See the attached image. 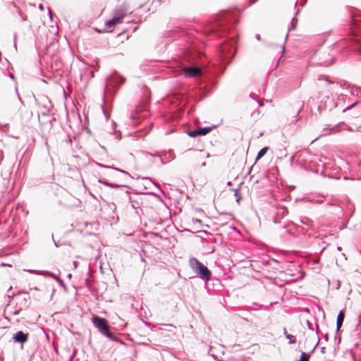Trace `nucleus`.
Here are the masks:
<instances>
[{
    "mask_svg": "<svg viewBox=\"0 0 361 361\" xmlns=\"http://www.w3.org/2000/svg\"><path fill=\"white\" fill-rule=\"evenodd\" d=\"M189 264L192 270L203 280L209 281L211 278V271L196 258H190Z\"/></svg>",
    "mask_w": 361,
    "mask_h": 361,
    "instance_id": "nucleus-1",
    "label": "nucleus"
},
{
    "mask_svg": "<svg viewBox=\"0 0 361 361\" xmlns=\"http://www.w3.org/2000/svg\"><path fill=\"white\" fill-rule=\"evenodd\" d=\"M94 325L99 329V331L110 339H114L115 336L109 331V325L107 321L98 316H93L92 319Z\"/></svg>",
    "mask_w": 361,
    "mask_h": 361,
    "instance_id": "nucleus-2",
    "label": "nucleus"
},
{
    "mask_svg": "<svg viewBox=\"0 0 361 361\" xmlns=\"http://www.w3.org/2000/svg\"><path fill=\"white\" fill-rule=\"evenodd\" d=\"M300 221L304 226L296 225V227H295L296 230L298 232H302L304 235H307L310 236L311 235V233H309V231L310 230L314 229V221L311 219H310L307 216L300 217Z\"/></svg>",
    "mask_w": 361,
    "mask_h": 361,
    "instance_id": "nucleus-3",
    "label": "nucleus"
},
{
    "mask_svg": "<svg viewBox=\"0 0 361 361\" xmlns=\"http://www.w3.org/2000/svg\"><path fill=\"white\" fill-rule=\"evenodd\" d=\"M227 25L228 24V17L231 16V21L233 25L236 24L239 21L240 16L241 13V9L238 7H230L227 8ZM229 37L227 35V47L228 46Z\"/></svg>",
    "mask_w": 361,
    "mask_h": 361,
    "instance_id": "nucleus-4",
    "label": "nucleus"
},
{
    "mask_svg": "<svg viewBox=\"0 0 361 361\" xmlns=\"http://www.w3.org/2000/svg\"><path fill=\"white\" fill-rule=\"evenodd\" d=\"M32 112L29 109H24L20 112V123L26 128H31L33 126L32 122Z\"/></svg>",
    "mask_w": 361,
    "mask_h": 361,
    "instance_id": "nucleus-5",
    "label": "nucleus"
},
{
    "mask_svg": "<svg viewBox=\"0 0 361 361\" xmlns=\"http://www.w3.org/2000/svg\"><path fill=\"white\" fill-rule=\"evenodd\" d=\"M124 16V14H121L120 16L114 17L111 20L106 21L105 23V28L104 30L105 32H112L116 25L123 23Z\"/></svg>",
    "mask_w": 361,
    "mask_h": 361,
    "instance_id": "nucleus-6",
    "label": "nucleus"
},
{
    "mask_svg": "<svg viewBox=\"0 0 361 361\" xmlns=\"http://www.w3.org/2000/svg\"><path fill=\"white\" fill-rule=\"evenodd\" d=\"M212 127L199 128L188 133L189 136L195 137L198 135H205L212 130Z\"/></svg>",
    "mask_w": 361,
    "mask_h": 361,
    "instance_id": "nucleus-7",
    "label": "nucleus"
},
{
    "mask_svg": "<svg viewBox=\"0 0 361 361\" xmlns=\"http://www.w3.org/2000/svg\"><path fill=\"white\" fill-rule=\"evenodd\" d=\"M183 71L185 76L194 77L198 75L200 73L201 69L197 67H188L183 68Z\"/></svg>",
    "mask_w": 361,
    "mask_h": 361,
    "instance_id": "nucleus-8",
    "label": "nucleus"
},
{
    "mask_svg": "<svg viewBox=\"0 0 361 361\" xmlns=\"http://www.w3.org/2000/svg\"><path fill=\"white\" fill-rule=\"evenodd\" d=\"M14 341L18 343H25L28 339V334H25L23 331H18L13 337Z\"/></svg>",
    "mask_w": 361,
    "mask_h": 361,
    "instance_id": "nucleus-9",
    "label": "nucleus"
},
{
    "mask_svg": "<svg viewBox=\"0 0 361 361\" xmlns=\"http://www.w3.org/2000/svg\"><path fill=\"white\" fill-rule=\"evenodd\" d=\"M227 196H229L230 198L234 197L235 202L238 203H240L242 199L241 195L237 189H229L227 190Z\"/></svg>",
    "mask_w": 361,
    "mask_h": 361,
    "instance_id": "nucleus-10",
    "label": "nucleus"
},
{
    "mask_svg": "<svg viewBox=\"0 0 361 361\" xmlns=\"http://www.w3.org/2000/svg\"><path fill=\"white\" fill-rule=\"evenodd\" d=\"M288 209L286 207H281L278 209L276 216L274 217L273 221L274 224H281V221L278 220V216H281L282 218L287 216Z\"/></svg>",
    "mask_w": 361,
    "mask_h": 361,
    "instance_id": "nucleus-11",
    "label": "nucleus"
},
{
    "mask_svg": "<svg viewBox=\"0 0 361 361\" xmlns=\"http://www.w3.org/2000/svg\"><path fill=\"white\" fill-rule=\"evenodd\" d=\"M233 235L234 236V240L241 237L240 231L233 226L227 227V235Z\"/></svg>",
    "mask_w": 361,
    "mask_h": 361,
    "instance_id": "nucleus-12",
    "label": "nucleus"
},
{
    "mask_svg": "<svg viewBox=\"0 0 361 361\" xmlns=\"http://www.w3.org/2000/svg\"><path fill=\"white\" fill-rule=\"evenodd\" d=\"M345 318V314L343 311H340L336 319V331H338L341 328Z\"/></svg>",
    "mask_w": 361,
    "mask_h": 361,
    "instance_id": "nucleus-13",
    "label": "nucleus"
},
{
    "mask_svg": "<svg viewBox=\"0 0 361 361\" xmlns=\"http://www.w3.org/2000/svg\"><path fill=\"white\" fill-rule=\"evenodd\" d=\"M284 335H285L286 338L287 339H288V343L290 344H293V343H296V338H295V336H293L291 334H288L286 329H284Z\"/></svg>",
    "mask_w": 361,
    "mask_h": 361,
    "instance_id": "nucleus-14",
    "label": "nucleus"
},
{
    "mask_svg": "<svg viewBox=\"0 0 361 361\" xmlns=\"http://www.w3.org/2000/svg\"><path fill=\"white\" fill-rule=\"evenodd\" d=\"M268 149V147H264L262 148L257 153L256 161L260 159L262 157H264V154L267 152Z\"/></svg>",
    "mask_w": 361,
    "mask_h": 361,
    "instance_id": "nucleus-15",
    "label": "nucleus"
},
{
    "mask_svg": "<svg viewBox=\"0 0 361 361\" xmlns=\"http://www.w3.org/2000/svg\"><path fill=\"white\" fill-rule=\"evenodd\" d=\"M310 356V355L309 354H307L305 352H302V353L300 355V360H296V361H309Z\"/></svg>",
    "mask_w": 361,
    "mask_h": 361,
    "instance_id": "nucleus-16",
    "label": "nucleus"
},
{
    "mask_svg": "<svg viewBox=\"0 0 361 361\" xmlns=\"http://www.w3.org/2000/svg\"><path fill=\"white\" fill-rule=\"evenodd\" d=\"M351 22L353 25L361 27V20L357 19L354 16H350Z\"/></svg>",
    "mask_w": 361,
    "mask_h": 361,
    "instance_id": "nucleus-17",
    "label": "nucleus"
},
{
    "mask_svg": "<svg viewBox=\"0 0 361 361\" xmlns=\"http://www.w3.org/2000/svg\"><path fill=\"white\" fill-rule=\"evenodd\" d=\"M260 114H261V112H260V111H259V109H255V110H254V111L252 112V114H251V116H252L254 119L257 120V119H259V117H260Z\"/></svg>",
    "mask_w": 361,
    "mask_h": 361,
    "instance_id": "nucleus-18",
    "label": "nucleus"
},
{
    "mask_svg": "<svg viewBox=\"0 0 361 361\" xmlns=\"http://www.w3.org/2000/svg\"><path fill=\"white\" fill-rule=\"evenodd\" d=\"M340 85L341 87H342L343 88H350L351 87V85L349 84L348 82L346 81H342L340 82Z\"/></svg>",
    "mask_w": 361,
    "mask_h": 361,
    "instance_id": "nucleus-19",
    "label": "nucleus"
},
{
    "mask_svg": "<svg viewBox=\"0 0 361 361\" xmlns=\"http://www.w3.org/2000/svg\"><path fill=\"white\" fill-rule=\"evenodd\" d=\"M361 104V102H357H357H355L354 103H353L352 104H350V106H348V107H346V108L343 110V111H348V110H349V109H352L353 106H356V105H358V104Z\"/></svg>",
    "mask_w": 361,
    "mask_h": 361,
    "instance_id": "nucleus-20",
    "label": "nucleus"
},
{
    "mask_svg": "<svg viewBox=\"0 0 361 361\" xmlns=\"http://www.w3.org/2000/svg\"><path fill=\"white\" fill-rule=\"evenodd\" d=\"M294 20H295V18H292V20H291V22H290V27H289V28H288V30H295V29L296 24H295V23H294Z\"/></svg>",
    "mask_w": 361,
    "mask_h": 361,
    "instance_id": "nucleus-21",
    "label": "nucleus"
},
{
    "mask_svg": "<svg viewBox=\"0 0 361 361\" xmlns=\"http://www.w3.org/2000/svg\"><path fill=\"white\" fill-rule=\"evenodd\" d=\"M357 171H358V173L360 174L361 176V159L357 161Z\"/></svg>",
    "mask_w": 361,
    "mask_h": 361,
    "instance_id": "nucleus-22",
    "label": "nucleus"
},
{
    "mask_svg": "<svg viewBox=\"0 0 361 361\" xmlns=\"http://www.w3.org/2000/svg\"><path fill=\"white\" fill-rule=\"evenodd\" d=\"M145 108V106H138L136 109H135V113H138V112H140L142 111Z\"/></svg>",
    "mask_w": 361,
    "mask_h": 361,
    "instance_id": "nucleus-23",
    "label": "nucleus"
},
{
    "mask_svg": "<svg viewBox=\"0 0 361 361\" xmlns=\"http://www.w3.org/2000/svg\"><path fill=\"white\" fill-rule=\"evenodd\" d=\"M318 80H325L328 81V78L326 75H322L319 76Z\"/></svg>",
    "mask_w": 361,
    "mask_h": 361,
    "instance_id": "nucleus-24",
    "label": "nucleus"
},
{
    "mask_svg": "<svg viewBox=\"0 0 361 361\" xmlns=\"http://www.w3.org/2000/svg\"><path fill=\"white\" fill-rule=\"evenodd\" d=\"M307 325L310 330L313 331V328L312 327L311 323L308 320H307Z\"/></svg>",
    "mask_w": 361,
    "mask_h": 361,
    "instance_id": "nucleus-25",
    "label": "nucleus"
},
{
    "mask_svg": "<svg viewBox=\"0 0 361 361\" xmlns=\"http://www.w3.org/2000/svg\"><path fill=\"white\" fill-rule=\"evenodd\" d=\"M326 159H327L326 157H322V158L319 159V161L323 162V165L326 166V163L324 162V160H326Z\"/></svg>",
    "mask_w": 361,
    "mask_h": 361,
    "instance_id": "nucleus-26",
    "label": "nucleus"
},
{
    "mask_svg": "<svg viewBox=\"0 0 361 361\" xmlns=\"http://www.w3.org/2000/svg\"><path fill=\"white\" fill-rule=\"evenodd\" d=\"M257 104L260 106H264V103L262 101L257 100Z\"/></svg>",
    "mask_w": 361,
    "mask_h": 361,
    "instance_id": "nucleus-27",
    "label": "nucleus"
},
{
    "mask_svg": "<svg viewBox=\"0 0 361 361\" xmlns=\"http://www.w3.org/2000/svg\"><path fill=\"white\" fill-rule=\"evenodd\" d=\"M319 340H318V341H317V344L315 345V346L314 347V348L312 350L311 353H314V351L315 350L316 347H317V344H318V343H319Z\"/></svg>",
    "mask_w": 361,
    "mask_h": 361,
    "instance_id": "nucleus-28",
    "label": "nucleus"
},
{
    "mask_svg": "<svg viewBox=\"0 0 361 361\" xmlns=\"http://www.w3.org/2000/svg\"><path fill=\"white\" fill-rule=\"evenodd\" d=\"M228 50L227 49V55H228ZM231 60H229V59H228V57L227 56V61H226L227 65H228V63H231Z\"/></svg>",
    "mask_w": 361,
    "mask_h": 361,
    "instance_id": "nucleus-29",
    "label": "nucleus"
},
{
    "mask_svg": "<svg viewBox=\"0 0 361 361\" xmlns=\"http://www.w3.org/2000/svg\"><path fill=\"white\" fill-rule=\"evenodd\" d=\"M261 307H262V305H259V307H257V308H252V307H249V308L251 310H257L260 309Z\"/></svg>",
    "mask_w": 361,
    "mask_h": 361,
    "instance_id": "nucleus-30",
    "label": "nucleus"
},
{
    "mask_svg": "<svg viewBox=\"0 0 361 361\" xmlns=\"http://www.w3.org/2000/svg\"><path fill=\"white\" fill-rule=\"evenodd\" d=\"M233 46L234 47V52L233 54V57L236 53V47H235V45H233Z\"/></svg>",
    "mask_w": 361,
    "mask_h": 361,
    "instance_id": "nucleus-31",
    "label": "nucleus"
},
{
    "mask_svg": "<svg viewBox=\"0 0 361 361\" xmlns=\"http://www.w3.org/2000/svg\"><path fill=\"white\" fill-rule=\"evenodd\" d=\"M321 352H322V353H325V347L321 348Z\"/></svg>",
    "mask_w": 361,
    "mask_h": 361,
    "instance_id": "nucleus-32",
    "label": "nucleus"
},
{
    "mask_svg": "<svg viewBox=\"0 0 361 361\" xmlns=\"http://www.w3.org/2000/svg\"><path fill=\"white\" fill-rule=\"evenodd\" d=\"M250 4H255L257 0H249Z\"/></svg>",
    "mask_w": 361,
    "mask_h": 361,
    "instance_id": "nucleus-33",
    "label": "nucleus"
},
{
    "mask_svg": "<svg viewBox=\"0 0 361 361\" xmlns=\"http://www.w3.org/2000/svg\"><path fill=\"white\" fill-rule=\"evenodd\" d=\"M256 39H257V40H260V35H259V34H257V35H256Z\"/></svg>",
    "mask_w": 361,
    "mask_h": 361,
    "instance_id": "nucleus-34",
    "label": "nucleus"
},
{
    "mask_svg": "<svg viewBox=\"0 0 361 361\" xmlns=\"http://www.w3.org/2000/svg\"><path fill=\"white\" fill-rule=\"evenodd\" d=\"M250 95L253 99H255V97L256 96V94L255 93H251Z\"/></svg>",
    "mask_w": 361,
    "mask_h": 361,
    "instance_id": "nucleus-35",
    "label": "nucleus"
},
{
    "mask_svg": "<svg viewBox=\"0 0 361 361\" xmlns=\"http://www.w3.org/2000/svg\"><path fill=\"white\" fill-rule=\"evenodd\" d=\"M336 286V289H338L340 288V281L337 282Z\"/></svg>",
    "mask_w": 361,
    "mask_h": 361,
    "instance_id": "nucleus-36",
    "label": "nucleus"
},
{
    "mask_svg": "<svg viewBox=\"0 0 361 361\" xmlns=\"http://www.w3.org/2000/svg\"><path fill=\"white\" fill-rule=\"evenodd\" d=\"M324 339H325L326 341H328V334H326L324 335Z\"/></svg>",
    "mask_w": 361,
    "mask_h": 361,
    "instance_id": "nucleus-37",
    "label": "nucleus"
},
{
    "mask_svg": "<svg viewBox=\"0 0 361 361\" xmlns=\"http://www.w3.org/2000/svg\"><path fill=\"white\" fill-rule=\"evenodd\" d=\"M279 59H278V61L275 65V68L279 66Z\"/></svg>",
    "mask_w": 361,
    "mask_h": 361,
    "instance_id": "nucleus-38",
    "label": "nucleus"
},
{
    "mask_svg": "<svg viewBox=\"0 0 361 361\" xmlns=\"http://www.w3.org/2000/svg\"><path fill=\"white\" fill-rule=\"evenodd\" d=\"M343 164L348 166L349 165L348 162L343 161Z\"/></svg>",
    "mask_w": 361,
    "mask_h": 361,
    "instance_id": "nucleus-39",
    "label": "nucleus"
},
{
    "mask_svg": "<svg viewBox=\"0 0 361 361\" xmlns=\"http://www.w3.org/2000/svg\"><path fill=\"white\" fill-rule=\"evenodd\" d=\"M350 355H351L352 357L353 358V360H355V357H354L353 354V353H350Z\"/></svg>",
    "mask_w": 361,
    "mask_h": 361,
    "instance_id": "nucleus-40",
    "label": "nucleus"
},
{
    "mask_svg": "<svg viewBox=\"0 0 361 361\" xmlns=\"http://www.w3.org/2000/svg\"><path fill=\"white\" fill-rule=\"evenodd\" d=\"M231 183L230 181L227 182V185H231Z\"/></svg>",
    "mask_w": 361,
    "mask_h": 361,
    "instance_id": "nucleus-41",
    "label": "nucleus"
},
{
    "mask_svg": "<svg viewBox=\"0 0 361 361\" xmlns=\"http://www.w3.org/2000/svg\"><path fill=\"white\" fill-rule=\"evenodd\" d=\"M282 49H283L282 52H283L284 51V49H285V46L284 45L283 46Z\"/></svg>",
    "mask_w": 361,
    "mask_h": 361,
    "instance_id": "nucleus-42",
    "label": "nucleus"
},
{
    "mask_svg": "<svg viewBox=\"0 0 361 361\" xmlns=\"http://www.w3.org/2000/svg\"><path fill=\"white\" fill-rule=\"evenodd\" d=\"M300 109L298 111L297 114H298L300 113Z\"/></svg>",
    "mask_w": 361,
    "mask_h": 361,
    "instance_id": "nucleus-43",
    "label": "nucleus"
},
{
    "mask_svg": "<svg viewBox=\"0 0 361 361\" xmlns=\"http://www.w3.org/2000/svg\"><path fill=\"white\" fill-rule=\"evenodd\" d=\"M337 249H338V250H341V247H338Z\"/></svg>",
    "mask_w": 361,
    "mask_h": 361,
    "instance_id": "nucleus-44",
    "label": "nucleus"
}]
</instances>
